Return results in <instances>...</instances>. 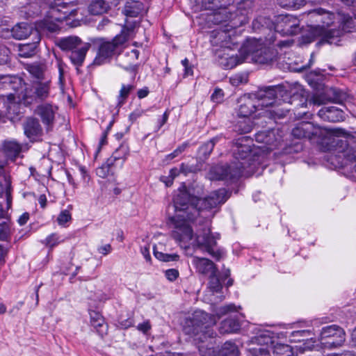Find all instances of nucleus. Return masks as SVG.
Returning <instances> with one entry per match:
<instances>
[{"label": "nucleus", "instance_id": "nucleus-17", "mask_svg": "<svg viewBox=\"0 0 356 356\" xmlns=\"http://www.w3.org/2000/svg\"><path fill=\"white\" fill-rule=\"evenodd\" d=\"M56 109V107H54L49 104H40L37 106L35 109V113L41 118V120L46 127L47 131L52 129Z\"/></svg>", "mask_w": 356, "mask_h": 356}, {"label": "nucleus", "instance_id": "nucleus-64", "mask_svg": "<svg viewBox=\"0 0 356 356\" xmlns=\"http://www.w3.org/2000/svg\"><path fill=\"white\" fill-rule=\"evenodd\" d=\"M351 342L353 346L356 347V328L354 329L351 334Z\"/></svg>", "mask_w": 356, "mask_h": 356}, {"label": "nucleus", "instance_id": "nucleus-2", "mask_svg": "<svg viewBox=\"0 0 356 356\" xmlns=\"http://www.w3.org/2000/svg\"><path fill=\"white\" fill-rule=\"evenodd\" d=\"M301 17L302 19H306L309 28V37L305 41L307 43L312 42L317 37H322L332 43L330 40L332 38L354 29L353 18L343 12L332 13L317 8L302 14Z\"/></svg>", "mask_w": 356, "mask_h": 356}, {"label": "nucleus", "instance_id": "nucleus-21", "mask_svg": "<svg viewBox=\"0 0 356 356\" xmlns=\"http://www.w3.org/2000/svg\"><path fill=\"white\" fill-rule=\"evenodd\" d=\"M255 140L259 143L265 144L266 145V149L271 151L280 143V138L276 136L275 130H268L257 133Z\"/></svg>", "mask_w": 356, "mask_h": 356}, {"label": "nucleus", "instance_id": "nucleus-20", "mask_svg": "<svg viewBox=\"0 0 356 356\" xmlns=\"http://www.w3.org/2000/svg\"><path fill=\"white\" fill-rule=\"evenodd\" d=\"M318 115L324 121L338 122L345 120L344 112L337 106H325L319 110Z\"/></svg>", "mask_w": 356, "mask_h": 356}, {"label": "nucleus", "instance_id": "nucleus-9", "mask_svg": "<svg viewBox=\"0 0 356 356\" xmlns=\"http://www.w3.org/2000/svg\"><path fill=\"white\" fill-rule=\"evenodd\" d=\"M240 54L244 60H251L257 63H268L271 62L275 54L270 48L266 47L260 40L250 38L243 44Z\"/></svg>", "mask_w": 356, "mask_h": 356}, {"label": "nucleus", "instance_id": "nucleus-36", "mask_svg": "<svg viewBox=\"0 0 356 356\" xmlns=\"http://www.w3.org/2000/svg\"><path fill=\"white\" fill-rule=\"evenodd\" d=\"M129 153V148L128 145L127 144H122L116 149L110 159H113V163L117 160H122V162H124L127 158Z\"/></svg>", "mask_w": 356, "mask_h": 356}, {"label": "nucleus", "instance_id": "nucleus-50", "mask_svg": "<svg viewBox=\"0 0 356 356\" xmlns=\"http://www.w3.org/2000/svg\"><path fill=\"white\" fill-rule=\"evenodd\" d=\"M137 328L138 330L146 334L151 329V325L149 321H145L138 324Z\"/></svg>", "mask_w": 356, "mask_h": 356}, {"label": "nucleus", "instance_id": "nucleus-25", "mask_svg": "<svg viewBox=\"0 0 356 356\" xmlns=\"http://www.w3.org/2000/svg\"><path fill=\"white\" fill-rule=\"evenodd\" d=\"M244 61V58L241 54L239 56L238 54H225L222 56H219L218 58L219 64L225 69H232Z\"/></svg>", "mask_w": 356, "mask_h": 356}, {"label": "nucleus", "instance_id": "nucleus-29", "mask_svg": "<svg viewBox=\"0 0 356 356\" xmlns=\"http://www.w3.org/2000/svg\"><path fill=\"white\" fill-rule=\"evenodd\" d=\"M22 149L21 145L15 140H6L3 143V150L7 157H17Z\"/></svg>", "mask_w": 356, "mask_h": 356}, {"label": "nucleus", "instance_id": "nucleus-4", "mask_svg": "<svg viewBox=\"0 0 356 356\" xmlns=\"http://www.w3.org/2000/svg\"><path fill=\"white\" fill-rule=\"evenodd\" d=\"M292 135L297 138L312 139L317 137L325 145V151L343 152L347 147L346 138L349 134L343 129H327L315 126L309 122H301L292 129Z\"/></svg>", "mask_w": 356, "mask_h": 356}, {"label": "nucleus", "instance_id": "nucleus-49", "mask_svg": "<svg viewBox=\"0 0 356 356\" xmlns=\"http://www.w3.org/2000/svg\"><path fill=\"white\" fill-rule=\"evenodd\" d=\"M243 82H246V77L243 74H236L230 78V83L233 86H238Z\"/></svg>", "mask_w": 356, "mask_h": 356}, {"label": "nucleus", "instance_id": "nucleus-52", "mask_svg": "<svg viewBox=\"0 0 356 356\" xmlns=\"http://www.w3.org/2000/svg\"><path fill=\"white\" fill-rule=\"evenodd\" d=\"M141 253L147 261H151V255L149 252V246H144L141 248Z\"/></svg>", "mask_w": 356, "mask_h": 356}, {"label": "nucleus", "instance_id": "nucleus-40", "mask_svg": "<svg viewBox=\"0 0 356 356\" xmlns=\"http://www.w3.org/2000/svg\"><path fill=\"white\" fill-rule=\"evenodd\" d=\"M250 154V147L248 145H238L234 150V154L237 159H245Z\"/></svg>", "mask_w": 356, "mask_h": 356}, {"label": "nucleus", "instance_id": "nucleus-14", "mask_svg": "<svg viewBox=\"0 0 356 356\" xmlns=\"http://www.w3.org/2000/svg\"><path fill=\"white\" fill-rule=\"evenodd\" d=\"M243 168V163L240 166L216 165L211 168L209 177L211 180L234 181L241 176Z\"/></svg>", "mask_w": 356, "mask_h": 356}, {"label": "nucleus", "instance_id": "nucleus-7", "mask_svg": "<svg viewBox=\"0 0 356 356\" xmlns=\"http://www.w3.org/2000/svg\"><path fill=\"white\" fill-rule=\"evenodd\" d=\"M216 323L213 316L198 310L195 311L191 317L187 318L184 325V331L186 334L194 336L195 340L204 341L207 337H213L214 332L210 330Z\"/></svg>", "mask_w": 356, "mask_h": 356}, {"label": "nucleus", "instance_id": "nucleus-8", "mask_svg": "<svg viewBox=\"0 0 356 356\" xmlns=\"http://www.w3.org/2000/svg\"><path fill=\"white\" fill-rule=\"evenodd\" d=\"M254 343L258 345L251 349L254 356H292L293 351L290 346L277 343L273 340L269 331H264L255 337Z\"/></svg>", "mask_w": 356, "mask_h": 356}, {"label": "nucleus", "instance_id": "nucleus-16", "mask_svg": "<svg viewBox=\"0 0 356 356\" xmlns=\"http://www.w3.org/2000/svg\"><path fill=\"white\" fill-rule=\"evenodd\" d=\"M259 100L256 94H246L238 99V115L243 118H248L258 109L257 104Z\"/></svg>", "mask_w": 356, "mask_h": 356}, {"label": "nucleus", "instance_id": "nucleus-1", "mask_svg": "<svg viewBox=\"0 0 356 356\" xmlns=\"http://www.w3.org/2000/svg\"><path fill=\"white\" fill-rule=\"evenodd\" d=\"M229 197V192L225 188L213 191L203 199L191 196L185 190L179 191L173 202L175 209L183 213L179 215L181 219L176 222L172 235L181 247L204 248L216 259L219 260L222 257L223 251L216 248L220 235L211 232L209 220H206L203 227L195 234L190 222H193L200 216L204 218H212L214 213H210V210L224 204Z\"/></svg>", "mask_w": 356, "mask_h": 356}, {"label": "nucleus", "instance_id": "nucleus-63", "mask_svg": "<svg viewBox=\"0 0 356 356\" xmlns=\"http://www.w3.org/2000/svg\"><path fill=\"white\" fill-rule=\"evenodd\" d=\"M39 204H40L42 208H44L47 204V198L44 195H40L38 198Z\"/></svg>", "mask_w": 356, "mask_h": 356}, {"label": "nucleus", "instance_id": "nucleus-31", "mask_svg": "<svg viewBox=\"0 0 356 356\" xmlns=\"http://www.w3.org/2000/svg\"><path fill=\"white\" fill-rule=\"evenodd\" d=\"M91 325L97 330L98 332H103V327H105L104 319L102 314L96 311L91 310L89 312Z\"/></svg>", "mask_w": 356, "mask_h": 356}, {"label": "nucleus", "instance_id": "nucleus-38", "mask_svg": "<svg viewBox=\"0 0 356 356\" xmlns=\"http://www.w3.org/2000/svg\"><path fill=\"white\" fill-rule=\"evenodd\" d=\"M280 6L286 8L299 9L305 4V0H277Z\"/></svg>", "mask_w": 356, "mask_h": 356}, {"label": "nucleus", "instance_id": "nucleus-45", "mask_svg": "<svg viewBox=\"0 0 356 356\" xmlns=\"http://www.w3.org/2000/svg\"><path fill=\"white\" fill-rule=\"evenodd\" d=\"M338 153H343V156L347 159L348 161L355 163V171H356V150L349 149L348 145L347 144V147L343 152H339L338 150H335Z\"/></svg>", "mask_w": 356, "mask_h": 356}, {"label": "nucleus", "instance_id": "nucleus-54", "mask_svg": "<svg viewBox=\"0 0 356 356\" xmlns=\"http://www.w3.org/2000/svg\"><path fill=\"white\" fill-rule=\"evenodd\" d=\"M98 251L99 253L106 255L111 251V246L110 244H106L103 246H101L98 248Z\"/></svg>", "mask_w": 356, "mask_h": 356}, {"label": "nucleus", "instance_id": "nucleus-62", "mask_svg": "<svg viewBox=\"0 0 356 356\" xmlns=\"http://www.w3.org/2000/svg\"><path fill=\"white\" fill-rule=\"evenodd\" d=\"M312 102L314 105L320 106L323 104V100L319 96H314L312 99Z\"/></svg>", "mask_w": 356, "mask_h": 356}, {"label": "nucleus", "instance_id": "nucleus-3", "mask_svg": "<svg viewBox=\"0 0 356 356\" xmlns=\"http://www.w3.org/2000/svg\"><path fill=\"white\" fill-rule=\"evenodd\" d=\"M204 10L212 11L211 20L214 24L229 22L232 29L239 27L248 21L252 13V0H242L236 6L233 5L234 0H196Z\"/></svg>", "mask_w": 356, "mask_h": 356}, {"label": "nucleus", "instance_id": "nucleus-26", "mask_svg": "<svg viewBox=\"0 0 356 356\" xmlns=\"http://www.w3.org/2000/svg\"><path fill=\"white\" fill-rule=\"evenodd\" d=\"M241 323L238 316L228 318L220 323L219 331L221 334L232 333L238 331Z\"/></svg>", "mask_w": 356, "mask_h": 356}, {"label": "nucleus", "instance_id": "nucleus-28", "mask_svg": "<svg viewBox=\"0 0 356 356\" xmlns=\"http://www.w3.org/2000/svg\"><path fill=\"white\" fill-rule=\"evenodd\" d=\"M24 133L31 138L39 135L42 131L41 126L37 119L28 118L24 125Z\"/></svg>", "mask_w": 356, "mask_h": 356}, {"label": "nucleus", "instance_id": "nucleus-23", "mask_svg": "<svg viewBox=\"0 0 356 356\" xmlns=\"http://www.w3.org/2000/svg\"><path fill=\"white\" fill-rule=\"evenodd\" d=\"M146 11L143 3L139 1H127L122 10L127 17H137Z\"/></svg>", "mask_w": 356, "mask_h": 356}, {"label": "nucleus", "instance_id": "nucleus-24", "mask_svg": "<svg viewBox=\"0 0 356 356\" xmlns=\"http://www.w3.org/2000/svg\"><path fill=\"white\" fill-rule=\"evenodd\" d=\"M34 41L31 43L20 44L18 46V56L22 58H31L35 54L37 44L40 40L38 31H35Z\"/></svg>", "mask_w": 356, "mask_h": 356}, {"label": "nucleus", "instance_id": "nucleus-56", "mask_svg": "<svg viewBox=\"0 0 356 356\" xmlns=\"http://www.w3.org/2000/svg\"><path fill=\"white\" fill-rule=\"evenodd\" d=\"M149 94V90L147 87L139 89L137 92V95L139 99H143L147 97Z\"/></svg>", "mask_w": 356, "mask_h": 356}, {"label": "nucleus", "instance_id": "nucleus-58", "mask_svg": "<svg viewBox=\"0 0 356 356\" xmlns=\"http://www.w3.org/2000/svg\"><path fill=\"white\" fill-rule=\"evenodd\" d=\"M29 218V214L28 213H23L18 219V222L20 225L26 224Z\"/></svg>", "mask_w": 356, "mask_h": 356}, {"label": "nucleus", "instance_id": "nucleus-43", "mask_svg": "<svg viewBox=\"0 0 356 356\" xmlns=\"http://www.w3.org/2000/svg\"><path fill=\"white\" fill-rule=\"evenodd\" d=\"M72 220V215L69 210L65 209L60 211L57 217V222L60 226L65 227L66 223Z\"/></svg>", "mask_w": 356, "mask_h": 356}, {"label": "nucleus", "instance_id": "nucleus-53", "mask_svg": "<svg viewBox=\"0 0 356 356\" xmlns=\"http://www.w3.org/2000/svg\"><path fill=\"white\" fill-rule=\"evenodd\" d=\"M293 41L292 40H279L277 41V42L276 43V46L280 47V48H283V47H291V44H293Z\"/></svg>", "mask_w": 356, "mask_h": 356}, {"label": "nucleus", "instance_id": "nucleus-5", "mask_svg": "<svg viewBox=\"0 0 356 356\" xmlns=\"http://www.w3.org/2000/svg\"><path fill=\"white\" fill-rule=\"evenodd\" d=\"M48 10L44 19V27L54 32L58 29L57 22L75 17L80 8L78 0H47Z\"/></svg>", "mask_w": 356, "mask_h": 356}, {"label": "nucleus", "instance_id": "nucleus-11", "mask_svg": "<svg viewBox=\"0 0 356 356\" xmlns=\"http://www.w3.org/2000/svg\"><path fill=\"white\" fill-rule=\"evenodd\" d=\"M51 79H45L44 81H33L31 87L24 83V90H22L18 98L22 103L31 104L35 101H43L50 95Z\"/></svg>", "mask_w": 356, "mask_h": 356}, {"label": "nucleus", "instance_id": "nucleus-15", "mask_svg": "<svg viewBox=\"0 0 356 356\" xmlns=\"http://www.w3.org/2000/svg\"><path fill=\"white\" fill-rule=\"evenodd\" d=\"M275 29L281 35H296L300 30V20L293 15H280L277 17Z\"/></svg>", "mask_w": 356, "mask_h": 356}, {"label": "nucleus", "instance_id": "nucleus-22", "mask_svg": "<svg viewBox=\"0 0 356 356\" xmlns=\"http://www.w3.org/2000/svg\"><path fill=\"white\" fill-rule=\"evenodd\" d=\"M193 264L197 271L203 275H214L218 273L215 264L209 259L201 257H194Z\"/></svg>", "mask_w": 356, "mask_h": 356}, {"label": "nucleus", "instance_id": "nucleus-41", "mask_svg": "<svg viewBox=\"0 0 356 356\" xmlns=\"http://www.w3.org/2000/svg\"><path fill=\"white\" fill-rule=\"evenodd\" d=\"M64 238L61 236L54 233L48 236L44 240V244L49 248H53L58 244L63 243Z\"/></svg>", "mask_w": 356, "mask_h": 356}, {"label": "nucleus", "instance_id": "nucleus-10", "mask_svg": "<svg viewBox=\"0 0 356 356\" xmlns=\"http://www.w3.org/2000/svg\"><path fill=\"white\" fill-rule=\"evenodd\" d=\"M58 44L63 51H70V59L76 66H81L90 47L89 43L83 42L77 36H69L58 40Z\"/></svg>", "mask_w": 356, "mask_h": 356}, {"label": "nucleus", "instance_id": "nucleus-44", "mask_svg": "<svg viewBox=\"0 0 356 356\" xmlns=\"http://www.w3.org/2000/svg\"><path fill=\"white\" fill-rule=\"evenodd\" d=\"M238 309H241V307L239 306L237 308L236 306L234 305V304H229L219 308L218 310L216 312V315L218 316L219 318H220V316L226 314L228 312H237Z\"/></svg>", "mask_w": 356, "mask_h": 356}, {"label": "nucleus", "instance_id": "nucleus-13", "mask_svg": "<svg viewBox=\"0 0 356 356\" xmlns=\"http://www.w3.org/2000/svg\"><path fill=\"white\" fill-rule=\"evenodd\" d=\"M344 330L337 325L323 327L321 332V343L329 348H337L345 341Z\"/></svg>", "mask_w": 356, "mask_h": 356}, {"label": "nucleus", "instance_id": "nucleus-57", "mask_svg": "<svg viewBox=\"0 0 356 356\" xmlns=\"http://www.w3.org/2000/svg\"><path fill=\"white\" fill-rule=\"evenodd\" d=\"M79 171H80V172H81V177H82V179H83V181H84L85 182H87V183H88V182L89 181V180H90V177L88 176V173H87V172H86V170L85 168H84V167H83V166H81V167L79 168Z\"/></svg>", "mask_w": 356, "mask_h": 356}, {"label": "nucleus", "instance_id": "nucleus-6", "mask_svg": "<svg viewBox=\"0 0 356 356\" xmlns=\"http://www.w3.org/2000/svg\"><path fill=\"white\" fill-rule=\"evenodd\" d=\"M138 24V22L136 20L129 21L127 18L121 33L117 35L111 41L106 40L104 38L97 39L98 52L94 60L95 63L100 65L108 62L116 54L118 47L123 44L128 40Z\"/></svg>", "mask_w": 356, "mask_h": 356}, {"label": "nucleus", "instance_id": "nucleus-34", "mask_svg": "<svg viewBox=\"0 0 356 356\" xmlns=\"http://www.w3.org/2000/svg\"><path fill=\"white\" fill-rule=\"evenodd\" d=\"M291 342H300L305 340V338L310 337L311 332L309 330H300L293 331L290 333L286 332Z\"/></svg>", "mask_w": 356, "mask_h": 356}, {"label": "nucleus", "instance_id": "nucleus-46", "mask_svg": "<svg viewBox=\"0 0 356 356\" xmlns=\"http://www.w3.org/2000/svg\"><path fill=\"white\" fill-rule=\"evenodd\" d=\"M10 60V50L4 45H0V65H5Z\"/></svg>", "mask_w": 356, "mask_h": 356}, {"label": "nucleus", "instance_id": "nucleus-60", "mask_svg": "<svg viewBox=\"0 0 356 356\" xmlns=\"http://www.w3.org/2000/svg\"><path fill=\"white\" fill-rule=\"evenodd\" d=\"M161 181L165 183L166 186H172L173 183V179L169 176H163L161 178Z\"/></svg>", "mask_w": 356, "mask_h": 356}, {"label": "nucleus", "instance_id": "nucleus-59", "mask_svg": "<svg viewBox=\"0 0 356 356\" xmlns=\"http://www.w3.org/2000/svg\"><path fill=\"white\" fill-rule=\"evenodd\" d=\"M143 112L140 110H136L129 115V118L132 121L136 120L137 118L142 115Z\"/></svg>", "mask_w": 356, "mask_h": 356}, {"label": "nucleus", "instance_id": "nucleus-42", "mask_svg": "<svg viewBox=\"0 0 356 356\" xmlns=\"http://www.w3.org/2000/svg\"><path fill=\"white\" fill-rule=\"evenodd\" d=\"M154 254L156 259L165 262L178 261L179 259V256L177 254H165L156 250H154Z\"/></svg>", "mask_w": 356, "mask_h": 356}, {"label": "nucleus", "instance_id": "nucleus-12", "mask_svg": "<svg viewBox=\"0 0 356 356\" xmlns=\"http://www.w3.org/2000/svg\"><path fill=\"white\" fill-rule=\"evenodd\" d=\"M24 86V83L18 76L0 75V97L6 98L9 103H22L18 96Z\"/></svg>", "mask_w": 356, "mask_h": 356}, {"label": "nucleus", "instance_id": "nucleus-55", "mask_svg": "<svg viewBox=\"0 0 356 356\" xmlns=\"http://www.w3.org/2000/svg\"><path fill=\"white\" fill-rule=\"evenodd\" d=\"M180 172L184 175H187L190 172H194V169L192 166H188L184 163H182L180 166Z\"/></svg>", "mask_w": 356, "mask_h": 356}, {"label": "nucleus", "instance_id": "nucleus-39", "mask_svg": "<svg viewBox=\"0 0 356 356\" xmlns=\"http://www.w3.org/2000/svg\"><path fill=\"white\" fill-rule=\"evenodd\" d=\"M209 291L214 293H218L222 289V284L218 279V273L209 276Z\"/></svg>", "mask_w": 356, "mask_h": 356}, {"label": "nucleus", "instance_id": "nucleus-27", "mask_svg": "<svg viewBox=\"0 0 356 356\" xmlns=\"http://www.w3.org/2000/svg\"><path fill=\"white\" fill-rule=\"evenodd\" d=\"M111 0H93L88 6V10L92 15H102L110 8L109 1Z\"/></svg>", "mask_w": 356, "mask_h": 356}, {"label": "nucleus", "instance_id": "nucleus-18", "mask_svg": "<svg viewBox=\"0 0 356 356\" xmlns=\"http://www.w3.org/2000/svg\"><path fill=\"white\" fill-rule=\"evenodd\" d=\"M35 31H37L33 30L30 24L26 22H21L16 24L11 30L7 28L3 29V32H5V34L2 33L1 35L3 37H8L11 35L16 40H23L30 35L35 36Z\"/></svg>", "mask_w": 356, "mask_h": 356}, {"label": "nucleus", "instance_id": "nucleus-51", "mask_svg": "<svg viewBox=\"0 0 356 356\" xmlns=\"http://www.w3.org/2000/svg\"><path fill=\"white\" fill-rule=\"evenodd\" d=\"M198 349L202 356H211L213 353V350L211 348H204L203 345H200L198 346Z\"/></svg>", "mask_w": 356, "mask_h": 356}, {"label": "nucleus", "instance_id": "nucleus-47", "mask_svg": "<svg viewBox=\"0 0 356 356\" xmlns=\"http://www.w3.org/2000/svg\"><path fill=\"white\" fill-rule=\"evenodd\" d=\"M224 92L222 89L216 88L211 96V99L213 102L220 103L223 101Z\"/></svg>", "mask_w": 356, "mask_h": 356}, {"label": "nucleus", "instance_id": "nucleus-32", "mask_svg": "<svg viewBox=\"0 0 356 356\" xmlns=\"http://www.w3.org/2000/svg\"><path fill=\"white\" fill-rule=\"evenodd\" d=\"M134 89V85L122 84L118 96V106H122L127 101L130 92Z\"/></svg>", "mask_w": 356, "mask_h": 356}, {"label": "nucleus", "instance_id": "nucleus-35", "mask_svg": "<svg viewBox=\"0 0 356 356\" xmlns=\"http://www.w3.org/2000/svg\"><path fill=\"white\" fill-rule=\"evenodd\" d=\"M238 353L236 345L231 341L225 342L220 350V356H237Z\"/></svg>", "mask_w": 356, "mask_h": 356}, {"label": "nucleus", "instance_id": "nucleus-48", "mask_svg": "<svg viewBox=\"0 0 356 356\" xmlns=\"http://www.w3.org/2000/svg\"><path fill=\"white\" fill-rule=\"evenodd\" d=\"M179 271L175 268L168 269L165 272L166 278L171 282L175 281L179 277Z\"/></svg>", "mask_w": 356, "mask_h": 356}, {"label": "nucleus", "instance_id": "nucleus-19", "mask_svg": "<svg viewBox=\"0 0 356 356\" xmlns=\"http://www.w3.org/2000/svg\"><path fill=\"white\" fill-rule=\"evenodd\" d=\"M280 86L268 87L265 90L260 91L257 95V98L259 100L257 107H268L273 106L275 99L278 92H281Z\"/></svg>", "mask_w": 356, "mask_h": 356}, {"label": "nucleus", "instance_id": "nucleus-30", "mask_svg": "<svg viewBox=\"0 0 356 356\" xmlns=\"http://www.w3.org/2000/svg\"><path fill=\"white\" fill-rule=\"evenodd\" d=\"M26 70L35 79V81H44L45 79H51L45 72L44 65L33 64L27 66Z\"/></svg>", "mask_w": 356, "mask_h": 356}, {"label": "nucleus", "instance_id": "nucleus-33", "mask_svg": "<svg viewBox=\"0 0 356 356\" xmlns=\"http://www.w3.org/2000/svg\"><path fill=\"white\" fill-rule=\"evenodd\" d=\"M113 164V159H108L104 163L96 170L97 175L102 178H106L111 173H113L112 168Z\"/></svg>", "mask_w": 356, "mask_h": 356}, {"label": "nucleus", "instance_id": "nucleus-61", "mask_svg": "<svg viewBox=\"0 0 356 356\" xmlns=\"http://www.w3.org/2000/svg\"><path fill=\"white\" fill-rule=\"evenodd\" d=\"M181 173L180 169L172 168L170 170L169 173V177H172L173 179L177 177Z\"/></svg>", "mask_w": 356, "mask_h": 356}, {"label": "nucleus", "instance_id": "nucleus-37", "mask_svg": "<svg viewBox=\"0 0 356 356\" xmlns=\"http://www.w3.org/2000/svg\"><path fill=\"white\" fill-rule=\"evenodd\" d=\"M218 138H213L207 141L199 148V155L202 158H207L212 152Z\"/></svg>", "mask_w": 356, "mask_h": 356}]
</instances>
